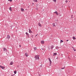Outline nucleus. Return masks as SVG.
<instances>
[{
  "label": "nucleus",
  "instance_id": "c9c22d12",
  "mask_svg": "<svg viewBox=\"0 0 76 76\" xmlns=\"http://www.w3.org/2000/svg\"><path fill=\"white\" fill-rule=\"evenodd\" d=\"M56 48H57V47H56Z\"/></svg>",
  "mask_w": 76,
  "mask_h": 76
},
{
  "label": "nucleus",
  "instance_id": "7c9ffc66",
  "mask_svg": "<svg viewBox=\"0 0 76 76\" xmlns=\"http://www.w3.org/2000/svg\"><path fill=\"white\" fill-rule=\"evenodd\" d=\"M37 35H38V34L36 35H35L36 37L37 36Z\"/></svg>",
  "mask_w": 76,
  "mask_h": 76
},
{
  "label": "nucleus",
  "instance_id": "0eeeda50",
  "mask_svg": "<svg viewBox=\"0 0 76 76\" xmlns=\"http://www.w3.org/2000/svg\"><path fill=\"white\" fill-rule=\"evenodd\" d=\"M7 39H9L10 38V36H9V35H7Z\"/></svg>",
  "mask_w": 76,
  "mask_h": 76
},
{
  "label": "nucleus",
  "instance_id": "b1692460",
  "mask_svg": "<svg viewBox=\"0 0 76 76\" xmlns=\"http://www.w3.org/2000/svg\"><path fill=\"white\" fill-rule=\"evenodd\" d=\"M65 68V67L61 68V69H64Z\"/></svg>",
  "mask_w": 76,
  "mask_h": 76
},
{
  "label": "nucleus",
  "instance_id": "f8f14e48",
  "mask_svg": "<svg viewBox=\"0 0 76 76\" xmlns=\"http://www.w3.org/2000/svg\"><path fill=\"white\" fill-rule=\"evenodd\" d=\"M49 61H50V66H51V60H49Z\"/></svg>",
  "mask_w": 76,
  "mask_h": 76
},
{
  "label": "nucleus",
  "instance_id": "9d476101",
  "mask_svg": "<svg viewBox=\"0 0 76 76\" xmlns=\"http://www.w3.org/2000/svg\"><path fill=\"white\" fill-rule=\"evenodd\" d=\"M25 56H26V57H28V54L27 53H26Z\"/></svg>",
  "mask_w": 76,
  "mask_h": 76
},
{
  "label": "nucleus",
  "instance_id": "f257e3e1",
  "mask_svg": "<svg viewBox=\"0 0 76 76\" xmlns=\"http://www.w3.org/2000/svg\"><path fill=\"white\" fill-rule=\"evenodd\" d=\"M35 59L37 60H39V56L38 55H36L35 56Z\"/></svg>",
  "mask_w": 76,
  "mask_h": 76
},
{
  "label": "nucleus",
  "instance_id": "ddd939ff",
  "mask_svg": "<svg viewBox=\"0 0 76 76\" xmlns=\"http://www.w3.org/2000/svg\"><path fill=\"white\" fill-rule=\"evenodd\" d=\"M56 55H57V53H53V56H56Z\"/></svg>",
  "mask_w": 76,
  "mask_h": 76
},
{
  "label": "nucleus",
  "instance_id": "7ed1b4c3",
  "mask_svg": "<svg viewBox=\"0 0 76 76\" xmlns=\"http://www.w3.org/2000/svg\"><path fill=\"white\" fill-rule=\"evenodd\" d=\"M0 67L1 68V69H5V67L4 66H3L1 65H0Z\"/></svg>",
  "mask_w": 76,
  "mask_h": 76
},
{
  "label": "nucleus",
  "instance_id": "f3484780",
  "mask_svg": "<svg viewBox=\"0 0 76 76\" xmlns=\"http://www.w3.org/2000/svg\"><path fill=\"white\" fill-rule=\"evenodd\" d=\"M34 1H35V2H38V0H34Z\"/></svg>",
  "mask_w": 76,
  "mask_h": 76
},
{
  "label": "nucleus",
  "instance_id": "f704fd0d",
  "mask_svg": "<svg viewBox=\"0 0 76 76\" xmlns=\"http://www.w3.org/2000/svg\"><path fill=\"white\" fill-rule=\"evenodd\" d=\"M32 4H34V3H32Z\"/></svg>",
  "mask_w": 76,
  "mask_h": 76
},
{
  "label": "nucleus",
  "instance_id": "c85d7f7f",
  "mask_svg": "<svg viewBox=\"0 0 76 76\" xmlns=\"http://www.w3.org/2000/svg\"><path fill=\"white\" fill-rule=\"evenodd\" d=\"M49 60H51V59H50V58H48Z\"/></svg>",
  "mask_w": 76,
  "mask_h": 76
},
{
  "label": "nucleus",
  "instance_id": "473e14b6",
  "mask_svg": "<svg viewBox=\"0 0 76 76\" xmlns=\"http://www.w3.org/2000/svg\"><path fill=\"white\" fill-rule=\"evenodd\" d=\"M74 51H76V50H74Z\"/></svg>",
  "mask_w": 76,
  "mask_h": 76
},
{
  "label": "nucleus",
  "instance_id": "aec40b11",
  "mask_svg": "<svg viewBox=\"0 0 76 76\" xmlns=\"http://www.w3.org/2000/svg\"><path fill=\"white\" fill-rule=\"evenodd\" d=\"M26 35H29V34H28V33L27 32H26Z\"/></svg>",
  "mask_w": 76,
  "mask_h": 76
},
{
  "label": "nucleus",
  "instance_id": "9b49d317",
  "mask_svg": "<svg viewBox=\"0 0 76 76\" xmlns=\"http://www.w3.org/2000/svg\"><path fill=\"white\" fill-rule=\"evenodd\" d=\"M41 43L42 44H44V41H41Z\"/></svg>",
  "mask_w": 76,
  "mask_h": 76
},
{
  "label": "nucleus",
  "instance_id": "72a5a7b5",
  "mask_svg": "<svg viewBox=\"0 0 76 76\" xmlns=\"http://www.w3.org/2000/svg\"><path fill=\"white\" fill-rule=\"evenodd\" d=\"M19 46H20V47H21V46H20V45H19Z\"/></svg>",
  "mask_w": 76,
  "mask_h": 76
},
{
  "label": "nucleus",
  "instance_id": "6e6552de",
  "mask_svg": "<svg viewBox=\"0 0 76 76\" xmlns=\"http://www.w3.org/2000/svg\"><path fill=\"white\" fill-rule=\"evenodd\" d=\"M38 25L39 26H40V27H41L42 26L41 24L40 23H39Z\"/></svg>",
  "mask_w": 76,
  "mask_h": 76
},
{
  "label": "nucleus",
  "instance_id": "2f4dec72",
  "mask_svg": "<svg viewBox=\"0 0 76 76\" xmlns=\"http://www.w3.org/2000/svg\"><path fill=\"white\" fill-rule=\"evenodd\" d=\"M66 41H69V40H66Z\"/></svg>",
  "mask_w": 76,
  "mask_h": 76
},
{
  "label": "nucleus",
  "instance_id": "4be33fe9",
  "mask_svg": "<svg viewBox=\"0 0 76 76\" xmlns=\"http://www.w3.org/2000/svg\"><path fill=\"white\" fill-rule=\"evenodd\" d=\"M73 39H76V38H75V37H73Z\"/></svg>",
  "mask_w": 76,
  "mask_h": 76
},
{
  "label": "nucleus",
  "instance_id": "a211bd4d",
  "mask_svg": "<svg viewBox=\"0 0 76 76\" xmlns=\"http://www.w3.org/2000/svg\"><path fill=\"white\" fill-rule=\"evenodd\" d=\"M63 42V40H61V42H60L61 44V42Z\"/></svg>",
  "mask_w": 76,
  "mask_h": 76
},
{
  "label": "nucleus",
  "instance_id": "5701e85b",
  "mask_svg": "<svg viewBox=\"0 0 76 76\" xmlns=\"http://www.w3.org/2000/svg\"><path fill=\"white\" fill-rule=\"evenodd\" d=\"M50 49H51V47H48V50H50Z\"/></svg>",
  "mask_w": 76,
  "mask_h": 76
},
{
  "label": "nucleus",
  "instance_id": "423d86ee",
  "mask_svg": "<svg viewBox=\"0 0 76 76\" xmlns=\"http://www.w3.org/2000/svg\"><path fill=\"white\" fill-rule=\"evenodd\" d=\"M13 64V61H11V62L10 64V65H12Z\"/></svg>",
  "mask_w": 76,
  "mask_h": 76
},
{
  "label": "nucleus",
  "instance_id": "20e7f679",
  "mask_svg": "<svg viewBox=\"0 0 76 76\" xmlns=\"http://www.w3.org/2000/svg\"><path fill=\"white\" fill-rule=\"evenodd\" d=\"M28 30H29V33H30V34H32V31H31V29H29Z\"/></svg>",
  "mask_w": 76,
  "mask_h": 76
},
{
  "label": "nucleus",
  "instance_id": "1a4fd4ad",
  "mask_svg": "<svg viewBox=\"0 0 76 76\" xmlns=\"http://www.w3.org/2000/svg\"><path fill=\"white\" fill-rule=\"evenodd\" d=\"M21 10L22 12H24V11L25 10H24V9H23V8H21Z\"/></svg>",
  "mask_w": 76,
  "mask_h": 76
},
{
  "label": "nucleus",
  "instance_id": "4468645a",
  "mask_svg": "<svg viewBox=\"0 0 76 76\" xmlns=\"http://www.w3.org/2000/svg\"><path fill=\"white\" fill-rule=\"evenodd\" d=\"M3 49H4L3 50L4 51H7V49H6L5 48H4Z\"/></svg>",
  "mask_w": 76,
  "mask_h": 76
},
{
  "label": "nucleus",
  "instance_id": "a878e982",
  "mask_svg": "<svg viewBox=\"0 0 76 76\" xmlns=\"http://www.w3.org/2000/svg\"><path fill=\"white\" fill-rule=\"evenodd\" d=\"M10 1L12 2V0H9L8 1Z\"/></svg>",
  "mask_w": 76,
  "mask_h": 76
},
{
  "label": "nucleus",
  "instance_id": "c756f323",
  "mask_svg": "<svg viewBox=\"0 0 76 76\" xmlns=\"http://www.w3.org/2000/svg\"><path fill=\"white\" fill-rule=\"evenodd\" d=\"M28 35V38H29V34L28 35Z\"/></svg>",
  "mask_w": 76,
  "mask_h": 76
},
{
  "label": "nucleus",
  "instance_id": "2eb2a0df",
  "mask_svg": "<svg viewBox=\"0 0 76 76\" xmlns=\"http://www.w3.org/2000/svg\"><path fill=\"white\" fill-rule=\"evenodd\" d=\"M50 48H51V50H52V49L54 48V46H53V45L51 46Z\"/></svg>",
  "mask_w": 76,
  "mask_h": 76
},
{
  "label": "nucleus",
  "instance_id": "f03ea898",
  "mask_svg": "<svg viewBox=\"0 0 76 76\" xmlns=\"http://www.w3.org/2000/svg\"><path fill=\"white\" fill-rule=\"evenodd\" d=\"M53 26H57V23H53Z\"/></svg>",
  "mask_w": 76,
  "mask_h": 76
},
{
  "label": "nucleus",
  "instance_id": "393cba45",
  "mask_svg": "<svg viewBox=\"0 0 76 76\" xmlns=\"http://www.w3.org/2000/svg\"><path fill=\"white\" fill-rule=\"evenodd\" d=\"M54 2H56V0H53Z\"/></svg>",
  "mask_w": 76,
  "mask_h": 76
},
{
  "label": "nucleus",
  "instance_id": "cd10ccee",
  "mask_svg": "<svg viewBox=\"0 0 76 76\" xmlns=\"http://www.w3.org/2000/svg\"><path fill=\"white\" fill-rule=\"evenodd\" d=\"M65 2H66V3H67V2H68V1H65Z\"/></svg>",
  "mask_w": 76,
  "mask_h": 76
},
{
  "label": "nucleus",
  "instance_id": "6ab92c4d",
  "mask_svg": "<svg viewBox=\"0 0 76 76\" xmlns=\"http://www.w3.org/2000/svg\"><path fill=\"white\" fill-rule=\"evenodd\" d=\"M37 48L36 47H35L34 48V49L35 50H37Z\"/></svg>",
  "mask_w": 76,
  "mask_h": 76
},
{
  "label": "nucleus",
  "instance_id": "39448f33",
  "mask_svg": "<svg viewBox=\"0 0 76 76\" xmlns=\"http://www.w3.org/2000/svg\"><path fill=\"white\" fill-rule=\"evenodd\" d=\"M54 13H56L57 15H58V13L57 11H56L55 12H54Z\"/></svg>",
  "mask_w": 76,
  "mask_h": 76
},
{
  "label": "nucleus",
  "instance_id": "bb28decb",
  "mask_svg": "<svg viewBox=\"0 0 76 76\" xmlns=\"http://www.w3.org/2000/svg\"><path fill=\"white\" fill-rule=\"evenodd\" d=\"M31 38H33V37H34V36H33V35H31Z\"/></svg>",
  "mask_w": 76,
  "mask_h": 76
},
{
  "label": "nucleus",
  "instance_id": "dca6fc26",
  "mask_svg": "<svg viewBox=\"0 0 76 76\" xmlns=\"http://www.w3.org/2000/svg\"><path fill=\"white\" fill-rule=\"evenodd\" d=\"M9 10H10V11H12V7H10L9 8Z\"/></svg>",
  "mask_w": 76,
  "mask_h": 76
},
{
  "label": "nucleus",
  "instance_id": "412c9836",
  "mask_svg": "<svg viewBox=\"0 0 76 76\" xmlns=\"http://www.w3.org/2000/svg\"><path fill=\"white\" fill-rule=\"evenodd\" d=\"M16 73H17L16 71H15L14 72V73H15V74H16Z\"/></svg>",
  "mask_w": 76,
  "mask_h": 76
}]
</instances>
